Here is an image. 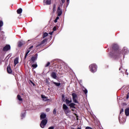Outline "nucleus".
<instances>
[{
    "instance_id": "obj_1",
    "label": "nucleus",
    "mask_w": 129,
    "mask_h": 129,
    "mask_svg": "<svg viewBox=\"0 0 129 129\" xmlns=\"http://www.w3.org/2000/svg\"><path fill=\"white\" fill-rule=\"evenodd\" d=\"M89 69L91 72H92V73H95V72L97 71V66H96L95 64H91L89 66Z\"/></svg>"
},
{
    "instance_id": "obj_2",
    "label": "nucleus",
    "mask_w": 129,
    "mask_h": 129,
    "mask_svg": "<svg viewBox=\"0 0 129 129\" xmlns=\"http://www.w3.org/2000/svg\"><path fill=\"white\" fill-rule=\"evenodd\" d=\"M73 97V101L75 103H78V100H77V94L75 93H73L72 94Z\"/></svg>"
},
{
    "instance_id": "obj_3",
    "label": "nucleus",
    "mask_w": 129,
    "mask_h": 129,
    "mask_svg": "<svg viewBox=\"0 0 129 129\" xmlns=\"http://www.w3.org/2000/svg\"><path fill=\"white\" fill-rule=\"evenodd\" d=\"M48 122V120L47 119H43L40 123V126L42 128H44L45 127V126L47 124V123Z\"/></svg>"
},
{
    "instance_id": "obj_4",
    "label": "nucleus",
    "mask_w": 129,
    "mask_h": 129,
    "mask_svg": "<svg viewBox=\"0 0 129 129\" xmlns=\"http://www.w3.org/2000/svg\"><path fill=\"white\" fill-rule=\"evenodd\" d=\"M122 54L124 56V55H126V54H128V49L127 48L124 47H123L122 50Z\"/></svg>"
},
{
    "instance_id": "obj_5",
    "label": "nucleus",
    "mask_w": 129,
    "mask_h": 129,
    "mask_svg": "<svg viewBox=\"0 0 129 129\" xmlns=\"http://www.w3.org/2000/svg\"><path fill=\"white\" fill-rule=\"evenodd\" d=\"M33 47H34L33 46H31L29 47V48L27 50V51L25 53V59H26V58H27V56H28V54H29L30 53V52L31 51V49H32Z\"/></svg>"
},
{
    "instance_id": "obj_6",
    "label": "nucleus",
    "mask_w": 129,
    "mask_h": 129,
    "mask_svg": "<svg viewBox=\"0 0 129 129\" xmlns=\"http://www.w3.org/2000/svg\"><path fill=\"white\" fill-rule=\"evenodd\" d=\"M9 50H11V45H7L3 48V51H9Z\"/></svg>"
},
{
    "instance_id": "obj_7",
    "label": "nucleus",
    "mask_w": 129,
    "mask_h": 129,
    "mask_svg": "<svg viewBox=\"0 0 129 129\" xmlns=\"http://www.w3.org/2000/svg\"><path fill=\"white\" fill-rule=\"evenodd\" d=\"M57 13L58 17H60L62 15V11H61V8L60 7H58Z\"/></svg>"
},
{
    "instance_id": "obj_8",
    "label": "nucleus",
    "mask_w": 129,
    "mask_h": 129,
    "mask_svg": "<svg viewBox=\"0 0 129 129\" xmlns=\"http://www.w3.org/2000/svg\"><path fill=\"white\" fill-rule=\"evenodd\" d=\"M43 3L47 6H49L51 5V0H44Z\"/></svg>"
},
{
    "instance_id": "obj_9",
    "label": "nucleus",
    "mask_w": 129,
    "mask_h": 129,
    "mask_svg": "<svg viewBox=\"0 0 129 129\" xmlns=\"http://www.w3.org/2000/svg\"><path fill=\"white\" fill-rule=\"evenodd\" d=\"M41 98H42V99L44 101H49V100H50V99H48V97H46L44 95H41Z\"/></svg>"
},
{
    "instance_id": "obj_10",
    "label": "nucleus",
    "mask_w": 129,
    "mask_h": 129,
    "mask_svg": "<svg viewBox=\"0 0 129 129\" xmlns=\"http://www.w3.org/2000/svg\"><path fill=\"white\" fill-rule=\"evenodd\" d=\"M46 116H47V115H46L45 113H42L40 115V119H44V118H46Z\"/></svg>"
},
{
    "instance_id": "obj_11",
    "label": "nucleus",
    "mask_w": 129,
    "mask_h": 129,
    "mask_svg": "<svg viewBox=\"0 0 129 129\" xmlns=\"http://www.w3.org/2000/svg\"><path fill=\"white\" fill-rule=\"evenodd\" d=\"M125 114L126 116L129 115V108H127L124 110Z\"/></svg>"
},
{
    "instance_id": "obj_12",
    "label": "nucleus",
    "mask_w": 129,
    "mask_h": 129,
    "mask_svg": "<svg viewBox=\"0 0 129 129\" xmlns=\"http://www.w3.org/2000/svg\"><path fill=\"white\" fill-rule=\"evenodd\" d=\"M51 76L52 78H53L54 79H56V78H57V75H56V74L55 73V72H52L51 73Z\"/></svg>"
},
{
    "instance_id": "obj_13",
    "label": "nucleus",
    "mask_w": 129,
    "mask_h": 129,
    "mask_svg": "<svg viewBox=\"0 0 129 129\" xmlns=\"http://www.w3.org/2000/svg\"><path fill=\"white\" fill-rule=\"evenodd\" d=\"M24 44H25L24 41H19L18 42V46L19 47H22V46H23V45H24Z\"/></svg>"
},
{
    "instance_id": "obj_14",
    "label": "nucleus",
    "mask_w": 129,
    "mask_h": 129,
    "mask_svg": "<svg viewBox=\"0 0 129 129\" xmlns=\"http://www.w3.org/2000/svg\"><path fill=\"white\" fill-rule=\"evenodd\" d=\"M18 63H19V57H16L14 59L15 66H16V65H17V64H18Z\"/></svg>"
},
{
    "instance_id": "obj_15",
    "label": "nucleus",
    "mask_w": 129,
    "mask_h": 129,
    "mask_svg": "<svg viewBox=\"0 0 129 129\" xmlns=\"http://www.w3.org/2000/svg\"><path fill=\"white\" fill-rule=\"evenodd\" d=\"M62 108H63V110H66L68 109L69 108H68V106H67V105H66V104H63Z\"/></svg>"
},
{
    "instance_id": "obj_16",
    "label": "nucleus",
    "mask_w": 129,
    "mask_h": 129,
    "mask_svg": "<svg viewBox=\"0 0 129 129\" xmlns=\"http://www.w3.org/2000/svg\"><path fill=\"white\" fill-rule=\"evenodd\" d=\"M7 71H8V73H9V74L12 73V69H11V67L8 66L7 67Z\"/></svg>"
},
{
    "instance_id": "obj_17",
    "label": "nucleus",
    "mask_w": 129,
    "mask_h": 129,
    "mask_svg": "<svg viewBox=\"0 0 129 129\" xmlns=\"http://www.w3.org/2000/svg\"><path fill=\"white\" fill-rule=\"evenodd\" d=\"M113 49H114V50H115V51H117V50H118V46H117V45L114 44L113 46Z\"/></svg>"
},
{
    "instance_id": "obj_18",
    "label": "nucleus",
    "mask_w": 129,
    "mask_h": 129,
    "mask_svg": "<svg viewBox=\"0 0 129 129\" xmlns=\"http://www.w3.org/2000/svg\"><path fill=\"white\" fill-rule=\"evenodd\" d=\"M37 56L35 55L34 56H33L31 58V60L32 61V62H34V61H36V60H37Z\"/></svg>"
},
{
    "instance_id": "obj_19",
    "label": "nucleus",
    "mask_w": 129,
    "mask_h": 129,
    "mask_svg": "<svg viewBox=\"0 0 129 129\" xmlns=\"http://www.w3.org/2000/svg\"><path fill=\"white\" fill-rule=\"evenodd\" d=\"M75 104L74 103H71V104H70L69 106H70V107H72V108H75Z\"/></svg>"
},
{
    "instance_id": "obj_20",
    "label": "nucleus",
    "mask_w": 129,
    "mask_h": 129,
    "mask_svg": "<svg viewBox=\"0 0 129 129\" xmlns=\"http://www.w3.org/2000/svg\"><path fill=\"white\" fill-rule=\"evenodd\" d=\"M17 14H22V13H23V9H22L21 8H20L17 10Z\"/></svg>"
},
{
    "instance_id": "obj_21",
    "label": "nucleus",
    "mask_w": 129,
    "mask_h": 129,
    "mask_svg": "<svg viewBox=\"0 0 129 129\" xmlns=\"http://www.w3.org/2000/svg\"><path fill=\"white\" fill-rule=\"evenodd\" d=\"M83 91L84 92L85 95H87V93H88L87 89H85V88H84L83 89Z\"/></svg>"
},
{
    "instance_id": "obj_22",
    "label": "nucleus",
    "mask_w": 129,
    "mask_h": 129,
    "mask_svg": "<svg viewBox=\"0 0 129 129\" xmlns=\"http://www.w3.org/2000/svg\"><path fill=\"white\" fill-rule=\"evenodd\" d=\"M3 26H4V22L0 20V31H2V27H3Z\"/></svg>"
},
{
    "instance_id": "obj_23",
    "label": "nucleus",
    "mask_w": 129,
    "mask_h": 129,
    "mask_svg": "<svg viewBox=\"0 0 129 129\" xmlns=\"http://www.w3.org/2000/svg\"><path fill=\"white\" fill-rule=\"evenodd\" d=\"M66 114H67V115H68V114H69V113H70V110H69V109H67V110H64Z\"/></svg>"
},
{
    "instance_id": "obj_24",
    "label": "nucleus",
    "mask_w": 129,
    "mask_h": 129,
    "mask_svg": "<svg viewBox=\"0 0 129 129\" xmlns=\"http://www.w3.org/2000/svg\"><path fill=\"white\" fill-rule=\"evenodd\" d=\"M72 102V100H71L70 101L68 99H66V104H69V103H71Z\"/></svg>"
},
{
    "instance_id": "obj_25",
    "label": "nucleus",
    "mask_w": 129,
    "mask_h": 129,
    "mask_svg": "<svg viewBox=\"0 0 129 129\" xmlns=\"http://www.w3.org/2000/svg\"><path fill=\"white\" fill-rule=\"evenodd\" d=\"M17 98H18V100H19L20 101H22L23 100V99L22 98V97H21V96L20 95H18L17 96Z\"/></svg>"
},
{
    "instance_id": "obj_26",
    "label": "nucleus",
    "mask_w": 129,
    "mask_h": 129,
    "mask_svg": "<svg viewBox=\"0 0 129 129\" xmlns=\"http://www.w3.org/2000/svg\"><path fill=\"white\" fill-rule=\"evenodd\" d=\"M122 112H123V109H122L120 110V115L119 116V121H120V115L121 114V113H122Z\"/></svg>"
},
{
    "instance_id": "obj_27",
    "label": "nucleus",
    "mask_w": 129,
    "mask_h": 129,
    "mask_svg": "<svg viewBox=\"0 0 129 129\" xmlns=\"http://www.w3.org/2000/svg\"><path fill=\"white\" fill-rule=\"evenodd\" d=\"M56 12V5H54L53 6V13H54Z\"/></svg>"
},
{
    "instance_id": "obj_28",
    "label": "nucleus",
    "mask_w": 129,
    "mask_h": 129,
    "mask_svg": "<svg viewBox=\"0 0 129 129\" xmlns=\"http://www.w3.org/2000/svg\"><path fill=\"white\" fill-rule=\"evenodd\" d=\"M25 116H26V112H24L21 114V117L22 118H24Z\"/></svg>"
},
{
    "instance_id": "obj_29",
    "label": "nucleus",
    "mask_w": 129,
    "mask_h": 129,
    "mask_svg": "<svg viewBox=\"0 0 129 129\" xmlns=\"http://www.w3.org/2000/svg\"><path fill=\"white\" fill-rule=\"evenodd\" d=\"M53 83L55 84V85H56V86H60L61 85V83L56 82H54Z\"/></svg>"
},
{
    "instance_id": "obj_30",
    "label": "nucleus",
    "mask_w": 129,
    "mask_h": 129,
    "mask_svg": "<svg viewBox=\"0 0 129 129\" xmlns=\"http://www.w3.org/2000/svg\"><path fill=\"white\" fill-rule=\"evenodd\" d=\"M48 36V33H44L43 34V38H46Z\"/></svg>"
},
{
    "instance_id": "obj_31",
    "label": "nucleus",
    "mask_w": 129,
    "mask_h": 129,
    "mask_svg": "<svg viewBox=\"0 0 129 129\" xmlns=\"http://www.w3.org/2000/svg\"><path fill=\"white\" fill-rule=\"evenodd\" d=\"M32 67L33 68H37V67H38V65H37V64H33L32 65Z\"/></svg>"
},
{
    "instance_id": "obj_32",
    "label": "nucleus",
    "mask_w": 129,
    "mask_h": 129,
    "mask_svg": "<svg viewBox=\"0 0 129 129\" xmlns=\"http://www.w3.org/2000/svg\"><path fill=\"white\" fill-rule=\"evenodd\" d=\"M46 42H47V39H45L41 42V44L43 45V44H44V43H46Z\"/></svg>"
},
{
    "instance_id": "obj_33",
    "label": "nucleus",
    "mask_w": 129,
    "mask_h": 129,
    "mask_svg": "<svg viewBox=\"0 0 129 129\" xmlns=\"http://www.w3.org/2000/svg\"><path fill=\"white\" fill-rule=\"evenodd\" d=\"M50 65V62H48L45 66V67H49Z\"/></svg>"
},
{
    "instance_id": "obj_34",
    "label": "nucleus",
    "mask_w": 129,
    "mask_h": 129,
    "mask_svg": "<svg viewBox=\"0 0 129 129\" xmlns=\"http://www.w3.org/2000/svg\"><path fill=\"white\" fill-rule=\"evenodd\" d=\"M53 114H56L57 113V111L56 110V109H54L53 111Z\"/></svg>"
},
{
    "instance_id": "obj_35",
    "label": "nucleus",
    "mask_w": 129,
    "mask_h": 129,
    "mask_svg": "<svg viewBox=\"0 0 129 129\" xmlns=\"http://www.w3.org/2000/svg\"><path fill=\"white\" fill-rule=\"evenodd\" d=\"M46 111L47 112H49V111H50V108H46Z\"/></svg>"
},
{
    "instance_id": "obj_36",
    "label": "nucleus",
    "mask_w": 129,
    "mask_h": 129,
    "mask_svg": "<svg viewBox=\"0 0 129 129\" xmlns=\"http://www.w3.org/2000/svg\"><path fill=\"white\" fill-rule=\"evenodd\" d=\"M41 45H42L41 43L38 44L36 46V48H37V47H39V46H41Z\"/></svg>"
},
{
    "instance_id": "obj_37",
    "label": "nucleus",
    "mask_w": 129,
    "mask_h": 129,
    "mask_svg": "<svg viewBox=\"0 0 129 129\" xmlns=\"http://www.w3.org/2000/svg\"><path fill=\"white\" fill-rule=\"evenodd\" d=\"M41 45H42L41 43L38 44L36 46V48H37V47H39V46H41Z\"/></svg>"
},
{
    "instance_id": "obj_38",
    "label": "nucleus",
    "mask_w": 129,
    "mask_h": 129,
    "mask_svg": "<svg viewBox=\"0 0 129 129\" xmlns=\"http://www.w3.org/2000/svg\"><path fill=\"white\" fill-rule=\"evenodd\" d=\"M54 126H50V127H49L48 128V129H54Z\"/></svg>"
},
{
    "instance_id": "obj_39",
    "label": "nucleus",
    "mask_w": 129,
    "mask_h": 129,
    "mask_svg": "<svg viewBox=\"0 0 129 129\" xmlns=\"http://www.w3.org/2000/svg\"><path fill=\"white\" fill-rule=\"evenodd\" d=\"M56 26H54L53 28V31H56Z\"/></svg>"
},
{
    "instance_id": "obj_40",
    "label": "nucleus",
    "mask_w": 129,
    "mask_h": 129,
    "mask_svg": "<svg viewBox=\"0 0 129 129\" xmlns=\"http://www.w3.org/2000/svg\"><path fill=\"white\" fill-rule=\"evenodd\" d=\"M70 1V0H67V3L68 5H69Z\"/></svg>"
},
{
    "instance_id": "obj_41",
    "label": "nucleus",
    "mask_w": 129,
    "mask_h": 129,
    "mask_svg": "<svg viewBox=\"0 0 129 129\" xmlns=\"http://www.w3.org/2000/svg\"><path fill=\"white\" fill-rule=\"evenodd\" d=\"M62 4H64L65 3V0H61Z\"/></svg>"
},
{
    "instance_id": "obj_42",
    "label": "nucleus",
    "mask_w": 129,
    "mask_h": 129,
    "mask_svg": "<svg viewBox=\"0 0 129 129\" xmlns=\"http://www.w3.org/2000/svg\"><path fill=\"white\" fill-rule=\"evenodd\" d=\"M128 94H127V95H126V99H128Z\"/></svg>"
},
{
    "instance_id": "obj_43",
    "label": "nucleus",
    "mask_w": 129,
    "mask_h": 129,
    "mask_svg": "<svg viewBox=\"0 0 129 129\" xmlns=\"http://www.w3.org/2000/svg\"><path fill=\"white\" fill-rule=\"evenodd\" d=\"M55 19H56L58 21V20H59V17H57Z\"/></svg>"
},
{
    "instance_id": "obj_44",
    "label": "nucleus",
    "mask_w": 129,
    "mask_h": 129,
    "mask_svg": "<svg viewBox=\"0 0 129 129\" xmlns=\"http://www.w3.org/2000/svg\"><path fill=\"white\" fill-rule=\"evenodd\" d=\"M57 21H58L57 20L55 19V20H54V23H57Z\"/></svg>"
},
{
    "instance_id": "obj_45",
    "label": "nucleus",
    "mask_w": 129,
    "mask_h": 129,
    "mask_svg": "<svg viewBox=\"0 0 129 129\" xmlns=\"http://www.w3.org/2000/svg\"><path fill=\"white\" fill-rule=\"evenodd\" d=\"M49 35H53V32H49Z\"/></svg>"
},
{
    "instance_id": "obj_46",
    "label": "nucleus",
    "mask_w": 129,
    "mask_h": 129,
    "mask_svg": "<svg viewBox=\"0 0 129 129\" xmlns=\"http://www.w3.org/2000/svg\"><path fill=\"white\" fill-rule=\"evenodd\" d=\"M115 55H116V53H114V54H113L112 56H115Z\"/></svg>"
},
{
    "instance_id": "obj_47",
    "label": "nucleus",
    "mask_w": 129,
    "mask_h": 129,
    "mask_svg": "<svg viewBox=\"0 0 129 129\" xmlns=\"http://www.w3.org/2000/svg\"><path fill=\"white\" fill-rule=\"evenodd\" d=\"M31 83H32L33 85H35V84H34V83L31 82Z\"/></svg>"
},
{
    "instance_id": "obj_48",
    "label": "nucleus",
    "mask_w": 129,
    "mask_h": 129,
    "mask_svg": "<svg viewBox=\"0 0 129 129\" xmlns=\"http://www.w3.org/2000/svg\"><path fill=\"white\" fill-rule=\"evenodd\" d=\"M77 129H82V128L79 127L77 128Z\"/></svg>"
},
{
    "instance_id": "obj_49",
    "label": "nucleus",
    "mask_w": 129,
    "mask_h": 129,
    "mask_svg": "<svg viewBox=\"0 0 129 129\" xmlns=\"http://www.w3.org/2000/svg\"><path fill=\"white\" fill-rule=\"evenodd\" d=\"M120 69H121V67H120V68L119 69V70H120Z\"/></svg>"
},
{
    "instance_id": "obj_50",
    "label": "nucleus",
    "mask_w": 129,
    "mask_h": 129,
    "mask_svg": "<svg viewBox=\"0 0 129 129\" xmlns=\"http://www.w3.org/2000/svg\"><path fill=\"white\" fill-rule=\"evenodd\" d=\"M46 82L48 83V81H47Z\"/></svg>"
},
{
    "instance_id": "obj_51",
    "label": "nucleus",
    "mask_w": 129,
    "mask_h": 129,
    "mask_svg": "<svg viewBox=\"0 0 129 129\" xmlns=\"http://www.w3.org/2000/svg\"><path fill=\"white\" fill-rule=\"evenodd\" d=\"M72 129H74V128H72Z\"/></svg>"
}]
</instances>
